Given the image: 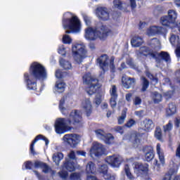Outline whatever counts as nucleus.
<instances>
[{
	"label": "nucleus",
	"mask_w": 180,
	"mask_h": 180,
	"mask_svg": "<svg viewBox=\"0 0 180 180\" xmlns=\"http://www.w3.org/2000/svg\"><path fill=\"white\" fill-rule=\"evenodd\" d=\"M70 126H74V127ZM54 127L57 134H64L74 128L77 129L84 127L82 112L78 110H72L68 118H58L55 122Z\"/></svg>",
	"instance_id": "1"
},
{
	"label": "nucleus",
	"mask_w": 180,
	"mask_h": 180,
	"mask_svg": "<svg viewBox=\"0 0 180 180\" xmlns=\"http://www.w3.org/2000/svg\"><path fill=\"white\" fill-rule=\"evenodd\" d=\"M23 77L27 89L37 92V81L47 79V70L39 62H33L30 66L29 72H25Z\"/></svg>",
	"instance_id": "2"
},
{
	"label": "nucleus",
	"mask_w": 180,
	"mask_h": 180,
	"mask_svg": "<svg viewBox=\"0 0 180 180\" xmlns=\"http://www.w3.org/2000/svg\"><path fill=\"white\" fill-rule=\"evenodd\" d=\"M112 34V30L109 29L108 26L102 25L98 30L92 27H88L85 30V37L87 40H96L98 37L100 40H106L108 36Z\"/></svg>",
	"instance_id": "3"
},
{
	"label": "nucleus",
	"mask_w": 180,
	"mask_h": 180,
	"mask_svg": "<svg viewBox=\"0 0 180 180\" xmlns=\"http://www.w3.org/2000/svg\"><path fill=\"white\" fill-rule=\"evenodd\" d=\"M82 78L84 84L87 85L85 88V91L88 95H94V94H96V92L101 91L102 85L99 84V79L92 76L90 72L84 74Z\"/></svg>",
	"instance_id": "4"
},
{
	"label": "nucleus",
	"mask_w": 180,
	"mask_h": 180,
	"mask_svg": "<svg viewBox=\"0 0 180 180\" xmlns=\"http://www.w3.org/2000/svg\"><path fill=\"white\" fill-rule=\"evenodd\" d=\"M62 25L64 29L71 30L74 33L81 32V20L77 15H73L70 18H63Z\"/></svg>",
	"instance_id": "5"
},
{
	"label": "nucleus",
	"mask_w": 180,
	"mask_h": 180,
	"mask_svg": "<svg viewBox=\"0 0 180 180\" xmlns=\"http://www.w3.org/2000/svg\"><path fill=\"white\" fill-rule=\"evenodd\" d=\"M72 53L74 60L78 64L82 63V60L86 57V49L80 44H75L72 47Z\"/></svg>",
	"instance_id": "6"
},
{
	"label": "nucleus",
	"mask_w": 180,
	"mask_h": 180,
	"mask_svg": "<svg viewBox=\"0 0 180 180\" xmlns=\"http://www.w3.org/2000/svg\"><path fill=\"white\" fill-rule=\"evenodd\" d=\"M178 14L176 11L174 10H169L168 11V15H165L160 18V23L162 26H166V27H169L171 25L175 23Z\"/></svg>",
	"instance_id": "7"
},
{
	"label": "nucleus",
	"mask_w": 180,
	"mask_h": 180,
	"mask_svg": "<svg viewBox=\"0 0 180 180\" xmlns=\"http://www.w3.org/2000/svg\"><path fill=\"white\" fill-rule=\"evenodd\" d=\"M137 57H151V58L157 59V54L158 52L153 51L148 46H141L138 51H136Z\"/></svg>",
	"instance_id": "8"
},
{
	"label": "nucleus",
	"mask_w": 180,
	"mask_h": 180,
	"mask_svg": "<svg viewBox=\"0 0 180 180\" xmlns=\"http://www.w3.org/2000/svg\"><path fill=\"white\" fill-rule=\"evenodd\" d=\"M63 140L68 143L72 148H75L81 141V136L77 134H65L63 136Z\"/></svg>",
	"instance_id": "9"
},
{
	"label": "nucleus",
	"mask_w": 180,
	"mask_h": 180,
	"mask_svg": "<svg viewBox=\"0 0 180 180\" xmlns=\"http://www.w3.org/2000/svg\"><path fill=\"white\" fill-rule=\"evenodd\" d=\"M94 133H96V136H97L98 139L103 140L105 144H113L115 141V136H113V134L110 133L105 134V131L101 129L95 130Z\"/></svg>",
	"instance_id": "10"
},
{
	"label": "nucleus",
	"mask_w": 180,
	"mask_h": 180,
	"mask_svg": "<svg viewBox=\"0 0 180 180\" xmlns=\"http://www.w3.org/2000/svg\"><path fill=\"white\" fill-rule=\"evenodd\" d=\"M96 15L98 20L101 22H108L110 19V13L106 7H98L96 9Z\"/></svg>",
	"instance_id": "11"
},
{
	"label": "nucleus",
	"mask_w": 180,
	"mask_h": 180,
	"mask_svg": "<svg viewBox=\"0 0 180 180\" xmlns=\"http://www.w3.org/2000/svg\"><path fill=\"white\" fill-rule=\"evenodd\" d=\"M134 171L137 176H144L148 174V164L136 162L134 165Z\"/></svg>",
	"instance_id": "12"
},
{
	"label": "nucleus",
	"mask_w": 180,
	"mask_h": 180,
	"mask_svg": "<svg viewBox=\"0 0 180 180\" xmlns=\"http://www.w3.org/2000/svg\"><path fill=\"white\" fill-rule=\"evenodd\" d=\"M123 161V158L117 155H112L105 158V162H107L108 165L113 167V168H119Z\"/></svg>",
	"instance_id": "13"
},
{
	"label": "nucleus",
	"mask_w": 180,
	"mask_h": 180,
	"mask_svg": "<svg viewBox=\"0 0 180 180\" xmlns=\"http://www.w3.org/2000/svg\"><path fill=\"white\" fill-rule=\"evenodd\" d=\"M96 63L98 64L99 68L103 71L104 75L106 72V70L109 68V56L108 54H102L96 59Z\"/></svg>",
	"instance_id": "14"
},
{
	"label": "nucleus",
	"mask_w": 180,
	"mask_h": 180,
	"mask_svg": "<svg viewBox=\"0 0 180 180\" xmlns=\"http://www.w3.org/2000/svg\"><path fill=\"white\" fill-rule=\"evenodd\" d=\"M110 106L112 109H115L117 105V98H119V94H117V87L116 85H112L111 89H110Z\"/></svg>",
	"instance_id": "15"
},
{
	"label": "nucleus",
	"mask_w": 180,
	"mask_h": 180,
	"mask_svg": "<svg viewBox=\"0 0 180 180\" xmlns=\"http://www.w3.org/2000/svg\"><path fill=\"white\" fill-rule=\"evenodd\" d=\"M39 140H43L44 141H45L46 146H49V143H50V141L46 136L41 134L37 135L32 141L30 146V151L32 155H36V151H34V144H36V143H37Z\"/></svg>",
	"instance_id": "16"
},
{
	"label": "nucleus",
	"mask_w": 180,
	"mask_h": 180,
	"mask_svg": "<svg viewBox=\"0 0 180 180\" xmlns=\"http://www.w3.org/2000/svg\"><path fill=\"white\" fill-rule=\"evenodd\" d=\"M143 152L145 153V158L148 162L153 161L155 157L154 148L152 146H145L143 148Z\"/></svg>",
	"instance_id": "17"
},
{
	"label": "nucleus",
	"mask_w": 180,
	"mask_h": 180,
	"mask_svg": "<svg viewBox=\"0 0 180 180\" xmlns=\"http://www.w3.org/2000/svg\"><path fill=\"white\" fill-rule=\"evenodd\" d=\"M91 152L93 153L96 157H101V155L105 154V148L103 145L96 143L92 146Z\"/></svg>",
	"instance_id": "18"
},
{
	"label": "nucleus",
	"mask_w": 180,
	"mask_h": 180,
	"mask_svg": "<svg viewBox=\"0 0 180 180\" xmlns=\"http://www.w3.org/2000/svg\"><path fill=\"white\" fill-rule=\"evenodd\" d=\"M108 165H102L99 167V172L100 174H103V176L105 180H115L116 176L108 173Z\"/></svg>",
	"instance_id": "19"
},
{
	"label": "nucleus",
	"mask_w": 180,
	"mask_h": 180,
	"mask_svg": "<svg viewBox=\"0 0 180 180\" xmlns=\"http://www.w3.org/2000/svg\"><path fill=\"white\" fill-rule=\"evenodd\" d=\"M82 105L83 106V109H84L86 115L87 117H89L92 114V103H91V100L89 98H85L82 101Z\"/></svg>",
	"instance_id": "20"
},
{
	"label": "nucleus",
	"mask_w": 180,
	"mask_h": 180,
	"mask_svg": "<svg viewBox=\"0 0 180 180\" xmlns=\"http://www.w3.org/2000/svg\"><path fill=\"white\" fill-rule=\"evenodd\" d=\"M165 29L162 27L153 26L150 27L147 31L148 36H155V34H162Z\"/></svg>",
	"instance_id": "21"
},
{
	"label": "nucleus",
	"mask_w": 180,
	"mask_h": 180,
	"mask_svg": "<svg viewBox=\"0 0 180 180\" xmlns=\"http://www.w3.org/2000/svg\"><path fill=\"white\" fill-rule=\"evenodd\" d=\"M122 83L126 89H129L131 88V86H134V84H136V79L129 77H122Z\"/></svg>",
	"instance_id": "22"
},
{
	"label": "nucleus",
	"mask_w": 180,
	"mask_h": 180,
	"mask_svg": "<svg viewBox=\"0 0 180 180\" xmlns=\"http://www.w3.org/2000/svg\"><path fill=\"white\" fill-rule=\"evenodd\" d=\"M63 168L68 172H74L75 171V162L71 160H66L63 163Z\"/></svg>",
	"instance_id": "23"
},
{
	"label": "nucleus",
	"mask_w": 180,
	"mask_h": 180,
	"mask_svg": "<svg viewBox=\"0 0 180 180\" xmlns=\"http://www.w3.org/2000/svg\"><path fill=\"white\" fill-rule=\"evenodd\" d=\"M143 124H144L143 129L145 131H151V130H153L155 126L152 120L147 118L143 121Z\"/></svg>",
	"instance_id": "24"
},
{
	"label": "nucleus",
	"mask_w": 180,
	"mask_h": 180,
	"mask_svg": "<svg viewBox=\"0 0 180 180\" xmlns=\"http://www.w3.org/2000/svg\"><path fill=\"white\" fill-rule=\"evenodd\" d=\"M156 152L158 155L160 162L162 165H165V156L164 155V152L161 150V143H157Z\"/></svg>",
	"instance_id": "25"
},
{
	"label": "nucleus",
	"mask_w": 180,
	"mask_h": 180,
	"mask_svg": "<svg viewBox=\"0 0 180 180\" xmlns=\"http://www.w3.org/2000/svg\"><path fill=\"white\" fill-rule=\"evenodd\" d=\"M175 113H176V105L174 103H169L168 108L166 109V115L173 116Z\"/></svg>",
	"instance_id": "26"
},
{
	"label": "nucleus",
	"mask_w": 180,
	"mask_h": 180,
	"mask_svg": "<svg viewBox=\"0 0 180 180\" xmlns=\"http://www.w3.org/2000/svg\"><path fill=\"white\" fill-rule=\"evenodd\" d=\"M131 44L133 47H140L143 44V38L137 36L131 39Z\"/></svg>",
	"instance_id": "27"
},
{
	"label": "nucleus",
	"mask_w": 180,
	"mask_h": 180,
	"mask_svg": "<svg viewBox=\"0 0 180 180\" xmlns=\"http://www.w3.org/2000/svg\"><path fill=\"white\" fill-rule=\"evenodd\" d=\"M96 171V167L95 163L92 161L89 162L86 166V172H87V174H95Z\"/></svg>",
	"instance_id": "28"
},
{
	"label": "nucleus",
	"mask_w": 180,
	"mask_h": 180,
	"mask_svg": "<svg viewBox=\"0 0 180 180\" xmlns=\"http://www.w3.org/2000/svg\"><path fill=\"white\" fill-rule=\"evenodd\" d=\"M151 96L154 103H160L162 101V95L158 93V91L152 92Z\"/></svg>",
	"instance_id": "29"
},
{
	"label": "nucleus",
	"mask_w": 180,
	"mask_h": 180,
	"mask_svg": "<svg viewBox=\"0 0 180 180\" xmlns=\"http://www.w3.org/2000/svg\"><path fill=\"white\" fill-rule=\"evenodd\" d=\"M52 158H53V162H55L57 165H58V164H60V161H61V160L64 158V154H63V153L61 152L55 153L53 155Z\"/></svg>",
	"instance_id": "30"
},
{
	"label": "nucleus",
	"mask_w": 180,
	"mask_h": 180,
	"mask_svg": "<svg viewBox=\"0 0 180 180\" xmlns=\"http://www.w3.org/2000/svg\"><path fill=\"white\" fill-rule=\"evenodd\" d=\"M127 117V108H124L122 110L121 116L117 118L118 124H123L124 123V120H126V117Z\"/></svg>",
	"instance_id": "31"
},
{
	"label": "nucleus",
	"mask_w": 180,
	"mask_h": 180,
	"mask_svg": "<svg viewBox=\"0 0 180 180\" xmlns=\"http://www.w3.org/2000/svg\"><path fill=\"white\" fill-rule=\"evenodd\" d=\"M157 56L162 58L163 61H165L166 63H169V61H171V56H169V53L168 52L165 51H161L160 53H158Z\"/></svg>",
	"instance_id": "32"
},
{
	"label": "nucleus",
	"mask_w": 180,
	"mask_h": 180,
	"mask_svg": "<svg viewBox=\"0 0 180 180\" xmlns=\"http://www.w3.org/2000/svg\"><path fill=\"white\" fill-rule=\"evenodd\" d=\"M59 63H60L61 67L63 68H64V70H71V68L72 67L71 65V63H70V61L65 60L63 58L60 59Z\"/></svg>",
	"instance_id": "33"
},
{
	"label": "nucleus",
	"mask_w": 180,
	"mask_h": 180,
	"mask_svg": "<svg viewBox=\"0 0 180 180\" xmlns=\"http://www.w3.org/2000/svg\"><path fill=\"white\" fill-rule=\"evenodd\" d=\"M154 136L159 141H162V129L161 127H156L155 130Z\"/></svg>",
	"instance_id": "34"
},
{
	"label": "nucleus",
	"mask_w": 180,
	"mask_h": 180,
	"mask_svg": "<svg viewBox=\"0 0 180 180\" xmlns=\"http://www.w3.org/2000/svg\"><path fill=\"white\" fill-rule=\"evenodd\" d=\"M65 105V98H62L59 101V109L63 115H67V108L64 107Z\"/></svg>",
	"instance_id": "35"
},
{
	"label": "nucleus",
	"mask_w": 180,
	"mask_h": 180,
	"mask_svg": "<svg viewBox=\"0 0 180 180\" xmlns=\"http://www.w3.org/2000/svg\"><path fill=\"white\" fill-rule=\"evenodd\" d=\"M148 86H150V82L148 79H147L146 77H142V88L141 91L142 92H146V91L148 89Z\"/></svg>",
	"instance_id": "36"
},
{
	"label": "nucleus",
	"mask_w": 180,
	"mask_h": 180,
	"mask_svg": "<svg viewBox=\"0 0 180 180\" xmlns=\"http://www.w3.org/2000/svg\"><path fill=\"white\" fill-rule=\"evenodd\" d=\"M143 134L139 132H135L134 133V144H140L141 141V137H143Z\"/></svg>",
	"instance_id": "37"
},
{
	"label": "nucleus",
	"mask_w": 180,
	"mask_h": 180,
	"mask_svg": "<svg viewBox=\"0 0 180 180\" xmlns=\"http://www.w3.org/2000/svg\"><path fill=\"white\" fill-rule=\"evenodd\" d=\"M173 124L172 121L169 120V122L163 126V131L165 133H169L172 130Z\"/></svg>",
	"instance_id": "38"
},
{
	"label": "nucleus",
	"mask_w": 180,
	"mask_h": 180,
	"mask_svg": "<svg viewBox=\"0 0 180 180\" xmlns=\"http://www.w3.org/2000/svg\"><path fill=\"white\" fill-rule=\"evenodd\" d=\"M56 86L57 91H58V92H59V94H63V92H64V91H65V84L64 82H60L58 84H56Z\"/></svg>",
	"instance_id": "39"
},
{
	"label": "nucleus",
	"mask_w": 180,
	"mask_h": 180,
	"mask_svg": "<svg viewBox=\"0 0 180 180\" xmlns=\"http://www.w3.org/2000/svg\"><path fill=\"white\" fill-rule=\"evenodd\" d=\"M124 171H125V174H126L127 178H129V179H134V176H133V174H131V172H130V167H129V165H125Z\"/></svg>",
	"instance_id": "40"
},
{
	"label": "nucleus",
	"mask_w": 180,
	"mask_h": 180,
	"mask_svg": "<svg viewBox=\"0 0 180 180\" xmlns=\"http://www.w3.org/2000/svg\"><path fill=\"white\" fill-rule=\"evenodd\" d=\"M146 75L148 78L152 81V82H154L155 85L158 84V77L154 76V75L151 74L150 72H148Z\"/></svg>",
	"instance_id": "41"
},
{
	"label": "nucleus",
	"mask_w": 180,
	"mask_h": 180,
	"mask_svg": "<svg viewBox=\"0 0 180 180\" xmlns=\"http://www.w3.org/2000/svg\"><path fill=\"white\" fill-rule=\"evenodd\" d=\"M134 124H136V120L131 118L124 124V127L130 129L131 127H133Z\"/></svg>",
	"instance_id": "42"
},
{
	"label": "nucleus",
	"mask_w": 180,
	"mask_h": 180,
	"mask_svg": "<svg viewBox=\"0 0 180 180\" xmlns=\"http://www.w3.org/2000/svg\"><path fill=\"white\" fill-rule=\"evenodd\" d=\"M127 64L131 68H133V70H136V68H137V66L134 63V60H133V58H131L127 60Z\"/></svg>",
	"instance_id": "43"
},
{
	"label": "nucleus",
	"mask_w": 180,
	"mask_h": 180,
	"mask_svg": "<svg viewBox=\"0 0 180 180\" xmlns=\"http://www.w3.org/2000/svg\"><path fill=\"white\" fill-rule=\"evenodd\" d=\"M63 44H71L72 43V39L70 37V35H64L63 37Z\"/></svg>",
	"instance_id": "44"
},
{
	"label": "nucleus",
	"mask_w": 180,
	"mask_h": 180,
	"mask_svg": "<svg viewBox=\"0 0 180 180\" xmlns=\"http://www.w3.org/2000/svg\"><path fill=\"white\" fill-rule=\"evenodd\" d=\"M33 162L30 160H27L24 162L25 169L22 168V169H32L33 168Z\"/></svg>",
	"instance_id": "45"
},
{
	"label": "nucleus",
	"mask_w": 180,
	"mask_h": 180,
	"mask_svg": "<svg viewBox=\"0 0 180 180\" xmlns=\"http://www.w3.org/2000/svg\"><path fill=\"white\" fill-rule=\"evenodd\" d=\"M71 180H81V174L75 172L70 174Z\"/></svg>",
	"instance_id": "46"
},
{
	"label": "nucleus",
	"mask_w": 180,
	"mask_h": 180,
	"mask_svg": "<svg viewBox=\"0 0 180 180\" xmlns=\"http://www.w3.org/2000/svg\"><path fill=\"white\" fill-rule=\"evenodd\" d=\"M113 5L115 8H117V9H122L123 8L122 1H120V0H114Z\"/></svg>",
	"instance_id": "47"
},
{
	"label": "nucleus",
	"mask_w": 180,
	"mask_h": 180,
	"mask_svg": "<svg viewBox=\"0 0 180 180\" xmlns=\"http://www.w3.org/2000/svg\"><path fill=\"white\" fill-rule=\"evenodd\" d=\"M113 130L116 133H120V134H123V133H124V129H123V127L116 126L113 128Z\"/></svg>",
	"instance_id": "48"
},
{
	"label": "nucleus",
	"mask_w": 180,
	"mask_h": 180,
	"mask_svg": "<svg viewBox=\"0 0 180 180\" xmlns=\"http://www.w3.org/2000/svg\"><path fill=\"white\" fill-rule=\"evenodd\" d=\"M59 176L62 178V179H67L68 176V172L67 171H60L58 172Z\"/></svg>",
	"instance_id": "49"
},
{
	"label": "nucleus",
	"mask_w": 180,
	"mask_h": 180,
	"mask_svg": "<svg viewBox=\"0 0 180 180\" xmlns=\"http://www.w3.org/2000/svg\"><path fill=\"white\" fill-rule=\"evenodd\" d=\"M94 103L97 106H99L101 103H102V96H96L94 99Z\"/></svg>",
	"instance_id": "50"
},
{
	"label": "nucleus",
	"mask_w": 180,
	"mask_h": 180,
	"mask_svg": "<svg viewBox=\"0 0 180 180\" xmlns=\"http://www.w3.org/2000/svg\"><path fill=\"white\" fill-rule=\"evenodd\" d=\"M44 164V162H40L39 160H36L34 162V168H42Z\"/></svg>",
	"instance_id": "51"
},
{
	"label": "nucleus",
	"mask_w": 180,
	"mask_h": 180,
	"mask_svg": "<svg viewBox=\"0 0 180 180\" xmlns=\"http://www.w3.org/2000/svg\"><path fill=\"white\" fill-rule=\"evenodd\" d=\"M42 172L44 174H48V172L50 171V167H49L46 163H44L42 165Z\"/></svg>",
	"instance_id": "52"
},
{
	"label": "nucleus",
	"mask_w": 180,
	"mask_h": 180,
	"mask_svg": "<svg viewBox=\"0 0 180 180\" xmlns=\"http://www.w3.org/2000/svg\"><path fill=\"white\" fill-rule=\"evenodd\" d=\"M110 67L111 70H115L116 68L115 66V56H112L110 59Z\"/></svg>",
	"instance_id": "53"
},
{
	"label": "nucleus",
	"mask_w": 180,
	"mask_h": 180,
	"mask_svg": "<svg viewBox=\"0 0 180 180\" xmlns=\"http://www.w3.org/2000/svg\"><path fill=\"white\" fill-rule=\"evenodd\" d=\"M134 105L137 106L138 105H141V98L136 96L134 99Z\"/></svg>",
	"instance_id": "54"
},
{
	"label": "nucleus",
	"mask_w": 180,
	"mask_h": 180,
	"mask_svg": "<svg viewBox=\"0 0 180 180\" xmlns=\"http://www.w3.org/2000/svg\"><path fill=\"white\" fill-rule=\"evenodd\" d=\"M33 172L39 180H44V176L41 175L39 172L34 170Z\"/></svg>",
	"instance_id": "55"
},
{
	"label": "nucleus",
	"mask_w": 180,
	"mask_h": 180,
	"mask_svg": "<svg viewBox=\"0 0 180 180\" xmlns=\"http://www.w3.org/2000/svg\"><path fill=\"white\" fill-rule=\"evenodd\" d=\"M172 175L174 174H169V172L166 173L162 180H171V178H172Z\"/></svg>",
	"instance_id": "56"
},
{
	"label": "nucleus",
	"mask_w": 180,
	"mask_h": 180,
	"mask_svg": "<svg viewBox=\"0 0 180 180\" xmlns=\"http://www.w3.org/2000/svg\"><path fill=\"white\" fill-rule=\"evenodd\" d=\"M55 75L56 78H58L59 79H61V78H63V72L60 70H56Z\"/></svg>",
	"instance_id": "57"
},
{
	"label": "nucleus",
	"mask_w": 180,
	"mask_h": 180,
	"mask_svg": "<svg viewBox=\"0 0 180 180\" xmlns=\"http://www.w3.org/2000/svg\"><path fill=\"white\" fill-rule=\"evenodd\" d=\"M125 68H127V66L126 65V63L122 62L120 65V67L118 68L120 71H123V70H125Z\"/></svg>",
	"instance_id": "58"
},
{
	"label": "nucleus",
	"mask_w": 180,
	"mask_h": 180,
	"mask_svg": "<svg viewBox=\"0 0 180 180\" xmlns=\"http://www.w3.org/2000/svg\"><path fill=\"white\" fill-rule=\"evenodd\" d=\"M131 4V9H135L136 8L137 4H136V0H129Z\"/></svg>",
	"instance_id": "59"
},
{
	"label": "nucleus",
	"mask_w": 180,
	"mask_h": 180,
	"mask_svg": "<svg viewBox=\"0 0 180 180\" xmlns=\"http://www.w3.org/2000/svg\"><path fill=\"white\" fill-rule=\"evenodd\" d=\"M77 155H82V157H86V152H85L84 150H77Z\"/></svg>",
	"instance_id": "60"
},
{
	"label": "nucleus",
	"mask_w": 180,
	"mask_h": 180,
	"mask_svg": "<svg viewBox=\"0 0 180 180\" xmlns=\"http://www.w3.org/2000/svg\"><path fill=\"white\" fill-rule=\"evenodd\" d=\"M176 157H178V158H180V143L178 145L176 149Z\"/></svg>",
	"instance_id": "61"
},
{
	"label": "nucleus",
	"mask_w": 180,
	"mask_h": 180,
	"mask_svg": "<svg viewBox=\"0 0 180 180\" xmlns=\"http://www.w3.org/2000/svg\"><path fill=\"white\" fill-rule=\"evenodd\" d=\"M180 125V120L178 118H176L174 120V126L175 127H176V129H178Z\"/></svg>",
	"instance_id": "62"
},
{
	"label": "nucleus",
	"mask_w": 180,
	"mask_h": 180,
	"mask_svg": "<svg viewBox=\"0 0 180 180\" xmlns=\"http://www.w3.org/2000/svg\"><path fill=\"white\" fill-rule=\"evenodd\" d=\"M175 53H176V57L179 58L180 57V46L176 47L175 50Z\"/></svg>",
	"instance_id": "63"
},
{
	"label": "nucleus",
	"mask_w": 180,
	"mask_h": 180,
	"mask_svg": "<svg viewBox=\"0 0 180 180\" xmlns=\"http://www.w3.org/2000/svg\"><path fill=\"white\" fill-rule=\"evenodd\" d=\"M59 54H61V56H65V49L61 48L58 50Z\"/></svg>",
	"instance_id": "64"
}]
</instances>
